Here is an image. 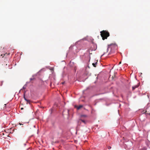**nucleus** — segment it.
Instances as JSON below:
<instances>
[{
	"label": "nucleus",
	"mask_w": 150,
	"mask_h": 150,
	"mask_svg": "<svg viewBox=\"0 0 150 150\" xmlns=\"http://www.w3.org/2000/svg\"><path fill=\"white\" fill-rule=\"evenodd\" d=\"M33 79H32V78H30V80H33Z\"/></svg>",
	"instance_id": "nucleus-13"
},
{
	"label": "nucleus",
	"mask_w": 150,
	"mask_h": 150,
	"mask_svg": "<svg viewBox=\"0 0 150 150\" xmlns=\"http://www.w3.org/2000/svg\"><path fill=\"white\" fill-rule=\"evenodd\" d=\"M96 50V49H93H93H91V50Z\"/></svg>",
	"instance_id": "nucleus-12"
},
{
	"label": "nucleus",
	"mask_w": 150,
	"mask_h": 150,
	"mask_svg": "<svg viewBox=\"0 0 150 150\" xmlns=\"http://www.w3.org/2000/svg\"><path fill=\"white\" fill-rule=\"evenodd\" d=\"M19 125H22V124H21V123H19Z\"/></svg>",
	"instance_id": "nucleus-14"
},
{
	"label": "nucleus",
	"mask_w": 150,
	"mask_h": 150,
	"mask_svg": "<svg viewBox=\"0 0 150 150\" xmlns=\"http://www.w3.org/2000/svg\"><path fill=\"white\" fill-rule=\"evenodd\" d=\"M21 110H22V109H23V108H21Z\"/></svg>",
	"instance_id": "nucleus-15"
},
{
	"label": "nucleus",
	"mask_w": 150,
	"mask_h": 150,
	"mask_svg": "<svg viewBox=\"0 0 150 150\" xmlns=\"http://www.w3.org/2000/svg\"><path fill=\"white\" fill-rule=\"evenodd\" d=\"M81 117H87V116L86 115H81Z\"/></svg>",
	"instance_id": "nucleus-5"
},
{
	"label": "nucleus",
	"mask_w": 150,
	"mask_h": 150,
	"mask_svg": "<svg viewBox=\"0 0 150 150\" xmlns=\"http://www.w3.org/2000/svg\"><path fill=\"white\" fill-rule=\"evenodd\" d=\"M6 54L7 53H6L4 54H1L0 55L1 56H3L2 57H4V56H5Z\"/></svg>",
	"instance_id": "nucleus-9"
},
{
	"label": "nucleus",
	"mask_w": 150,
	"mask_h": 150,
	"mask_svg": "<svg viewBox=\"0 0 150 150\" xmlns=\"http://www.w3.org/2000/svg\"><path fill=\"white\" fill-rule=\"evenodd\" d=\"M80 121H81L84 124H86V122H87L86 121L84 120L80 119L79 120V122H80Z\"/></svg>",
	"instance_id": "nucleus-4"
},
{
	"label": "nucleus",
	"mask_w": 150,
	"mask_h": 150,
	"mask_svg": "<svg viewBox=\"0 0 150 150\" xmlns=\"http://www.w3.org/2000/svg\"><path fill=\"white\" fill-rule=\"evenodd\" d=\"M9 54V53L8 54H7V55H8V54Z\"/></svg>",
	"instance_id": "nucleus-18"
},
{
	"label": "nucleus",
	"mask_w": 150,
	"mask_h": 150,
	"mask_svg": "<svg viewBox=\"0 0 150 150\" xmlns=\"http://www.w3.org/2000/svg\"><path fill=\"white\" fill-rule=\"evenodd\" d=\"M100 35L103 40L107 39L110 35L109 33L106 30H103L100 32Z\"/></svg>",
	"instance_id": "nucleus-1"
},
{
	"label": "nucleus",
	"mask_w": 150,
	"mask_h": 150,
	"mask_svg": "<svg viewBox=\"0 0 150 150\" xmlns=\"http://www.w3.org/2000/svg\"><path fill=\"white\" fill-rule=\"evenodd\" d=\"M64 83V82H62V84H63Z\"/></svg>",
	"instance_id": "nucleus-16"
},
{
	"label": "nucleus",
	"mask_w": 150,
	"mask_h": 150,
	"mask_svg": "<svg viewBox=\"0 0 150 150\" xmlns=\"http://www.w3.org/2000/svg\"><path fill=\"white\" fill-rule=\"evenodd\" d=\"M26 101H27V103H30V100H26Z\"/></svg>",
	"instance_id": "nucleus-11"
},
{
	"label": "nucleus",
	"mask_w": 150,
	"mask_h": 150,
	"mask_svg": "<svg viewBox=\"0 0 150 150\" xmlns=\"http://www.w3.org/2000/svg\"><path fill=\"white\" fill-rule=\"evenodd\" d=\"M108 148L109 149H110L111 148V147L110 146H108Z\"/></svg>",
	"instance_id": "nucleus-10"
},
{
	"label": "nucleus",
	"mask_w": 150,
	"mask_h": 150,
	"mask_svg": "<svg viewBox=\"0 0 150 150\" xmlns=\"http://www.w3.org/2000/svg\"><path fill=\"white\" fill-rule=\"evenodd\" d=\"M112 45H113L115 47H117V45L116 44H113V45L111 44V45H111V46Z\"/></svg>",
	"instance_id": "nucleus-8"
},
{
	"label": "nucleus",
	"mask_w": 150,
	"mask_h": 150,
	"mask_svg": "<svg viewBox=\"0 0 150 150\" xmlns=\"http://www.w3.org/2000/svg\"><path fill=\"white\" fill-rule=\"evenodd\" d=\"M96 64H97V63H93L92 64V65H93V67H96Z\"/></svg>",
	"instance_id": "nucleus-6"
},
{
	"label": "nucleus",
	"mask_w": 150,
	"mask_h": 150,
	"mask_svg": "<svg viewBox=\"0 0 150 150\" xmlns=\"http://www.w3.org/2000/svg\"><path fill=\"white\" fill-rule=\"evenodd\" d=\"M139 85L138 84L137 85H136L135 86H132V90L133 91L136 88L138 87H139Z\"/></svg>",
	"instance_id": "nucleus-3"
},
{
	"label": "nucleus",
	"mask_w": 150,
	"mask_h": 150,
	"mask_svg": "<svg viewBox=\"0 0 150 150\" xmlns=\"http://www.w3.org/2000/svg\"><path fill=\"white\" fill-rule=\"evenodd\" d=\"M121 62H120V63H119V64H121Z\"/></svg>",
	"instance_id": "nucleus-17"
},
{
	"label": "nucleus",
	"mask_w": 150,
	"mask_h": 150,
	"mask_svg": "<svg viewBox=\"0 0 150 150\" xmlns=\"http://www.w3.org/2000/svg\"><path fill=\"white\" fill-rule=\"evenodd\" d=\"M25 93L24 94L23 97H24V98L25 100L26 101V100H27V99L25 97Z\"/></svg>",
	"instance_id": "nucleus-7"
},
{
	"label": "nucleus",
	"mask_w": 150,
	"mask_h": 150,
	"mask_svg": "<svg viewBox=\"0 0 150 150\" xmlns=\"http://www.w3.org/2000/svg\"><path fill=\"white\" fill-rule=\"evenodd\" d=\"M83 107V105H79V106H78L76 105H75L74 106V107L76 108L77 110H79L81 108H82Z\"/></svg>",
	"instance_id": "nucleus-2"
}]
</instances>
